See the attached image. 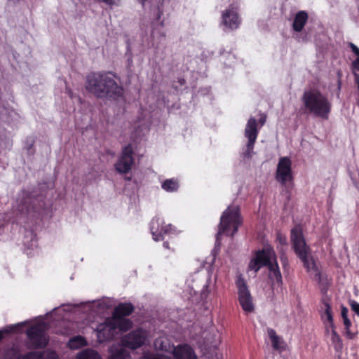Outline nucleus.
<instances>
[{
  "mask_svg": "<svg viewBox=\"0 0 359 359\" xmlns=\"http://www.w3.org/2000/svg\"><path fill=\"white\" fill-rule=\"evenodd\" d=\"M163 246H164V248H169V247H168V243H163Z\"/></svg>",
  "mask_w": 359,
  "mask_h": 359,
  "instance_id": "4c0bfd02",
  "label": "nucleus"
},
{
  "mask_svg": "<svg viewBox=\"0 0 359 359\" xmlns=\"http://www.w3.org/2000/svg\"><path fill=\"white\" fill-rule=\"evenodd\" d=\"M133 310L130 304H121L115 308L113 318H124L123 316L130 315Z\"/></svg>",
  "mask_w": 359,
  "mask_h": 359,
  "instance_id": "412c9836",
  "label": "nucleus"
},
{
  "mask_svg": "<svg viewBox=\"0 0 359 359\" xmlns=\"http://www.w3.org/2000/svg\"><path fill=\"white\" fill-rule=\"evenodd\" d=\"M171 229L170 224L164 225L163 219L160 217H155L151 222L150 231L155 241H159L163 238V235Z\"/></svg>",
  "mask_w": 359,
  "mask_h": 359,
  "instance_id": "f8f14e48",
  "label": "nucleus"
},
{
  "mask_svg": "<svg viewBox=\"0 0 359 359\" xmlns=\"http://www.w3.org/2000/svg\"><path fill=\"white\" fill-rule=\"evenodd\" d=\"M139 1H140L142 4H144L146 0H139Z\"/></svg>",
  "mask_w": 359,
  "mask_h": 359,
  "instance_id": "a19ab883",
  "label": "nucleus"
},
{
  "mask_svg": "<svg viewBox=\"0 0 359 359\" xmlns=\"http://www.w3.org/2000/svg\"><path fill=\"white\" fill-rule=\"evenodd\" d=\"M276 178L280 183L285 186L292 183L293 176L290 158L280 159L277 165Z\"/></svg>",
  "mask_w": 359,
  "mask_h": 359,
  "instance_id": "9b49d317",
  "label": "nucleus"
},
{
  "mask_svg": "<svg viewBox=\"0 0 359 359\" xmlns=\"http://www.w3.org/2000/svg\"><path fill=\"white\" fill-rule=\"evenodd\" d=\"M350 46L353 52L359 57V48L352 43H350Z\"/></svg>",
  "mask_w": 359,
  "mask_h": 359,
  "instance_id": "7c9ffc66",
  "label": "nucleus"
},
{
  "mask_svg": "<svg viewBox=\"0 0 359 359\" xmlns=\"http://www.w3.org/2000/svg\"><path fill=\"white\" fill-rule=\"evenodd\" d=\"M325 334L330 339L337 351L341 349L342 342L339 335L336 332V327L334 324L325 326Z\"/></svg>",
  "mask_w": 359,
  "mask_h": 359,
  "instance_id": "2eb2a0df",
  "label": "nucleus"
},
{
  "mask_svg": "<svg viewBox=\"0 0 359 359\" xmlns=\"http://www.w3.org/2000/svg\"><path fill=\"white\" fill-rule=\"evenodd\" d=\"M208 284L205 285V287L207 289L208 288Z\"/></svg>",
  "mask_w": 359,
  "mask_h": 359,
  "instance_id": "37998d69",
  "label": "nucleus"
},
{
  "mask_svg": "<svg viewBox=\"0 0 359 359\" xmlns=\"http://www.w3.org/2000/svg\"><path fill=\"white\" fill-rule=\"evenodd\" d=\"M241 222L238 206L235 205L229 206L221 216L217 240L222 234L233 236Z\"/></svg>",
  "mask_w": 359,
  "mask_h": 359,
  "instance_id": "423d86ee",
  "label": "nucleus"
},
{
  "mask_svg": "<svg viewBox=\"0 0 359 359\" xmlns=\"http://www.w3.org/2000/svg\"><path fill=\"white\" fill-rule=\"evenodd\" d=\"M265 121H266L265 117H262L259 119V123H260L261 126H263L264 124Z\"/></svg>",
  "mask_w": 359,
  "mask_h": 359,
  "instance_id": "f704fd0d",
  "label": "nucleus"
},
{
  "mask_svg": "<svg viewBox=\"0 0 359 359\" xmlns=\"http://www.w3.org/2000/svg\"><path fill=\"white\" fill-rule=\"evenodd\" d=\"M307 19L308 15L306 12L300 11L297 13L293 22V29L297 32L302 31Z\"/></svg>",
  "mask_w": 359,
  "mask_h": 359,
  "instance_id": "4be33fe9",
  "label": "nucleus"
},
{
  "mask_svg": "<svg viewBox=\"0 0 359 359\" xmlns=\"http://www.w3.org/2000/svg\"><path fill=\"white\" fill-rule=\"evenodd\" d=\"M210 344H213L214 346H216L217 344V339H214L211 341L209 342Z\"/></svg>",
  "mask_w": 359,
  "mask_h": 359,
  "instance_id": "c9c22d12",
  "label": "nucleus"
},
{
  "mask_svg": "<svg viewBox=\"0 0 359 359\" xmlns=\"http://www.w3.org/2000/svg\"><path fill=\"white\" fill-rule=\"evenodd\" d=\"M344 329H345V334L349 339H353L355 336V333L351 332L350 330V327L351 325V323L348 318H343Z\"/></svg>",
  "mask_w": 359,
  "mask_h": 359,
  "instance_id": "bb28decb",
  "label": "nucleus"
},
{
  "mask_svg": "<svg viewBox=\"0 0 359 359\" xmlns=\"http://www.w3.org/2000/svg\"><path fill=\"white\" fill-rule=\"evenodd\" d=\"M172 357L165 355H158L156 356L151 355H146L148 359H197V356L193 348L188 344H180L172 348Z\"/></svg>",
  "mask_w": 359,
  "mask_h": 359,
  "instance_id": "9d476101",
  "label": "nucleus"
},
{
  "mask_svg": "<svg viewBox=\"0 0 359 359\" xmlns=\"http://www.w3.org/2000/svg\"><path fill=\"white\" fill-rule=\"evenodd\" d=\"M302 101L307 110L316 116L327 118L330 111L331 104L320 92L316 90L305 91Z\"/></svg>",
  "mask_w": 359,
  "mask_h": 359,
  "instance_id": "39448f33",
  "label": "nucleus"
},
{
  "mask_svg": "<svg viewBox=\"0 0 359 359\" xmlns=\"http://www.w3.org/2000/svg\"><path fill=\"white\" fill-rule=\"evenodd\" d=\"M60 333L62 334H68V332L67 331H61Z\"/></svg>",
  "mask_w": 359,
  "mask_h": 359,
  "instance_id": "58836bf2",
  "label": "nucleus"
},
{
  "mask_svg": "<svg viewBox=\"0 0 359 359\" xmlns=\"http://www.w3.org/2000/svg\"><path fill=\"white\" fill-rule=\"evenodd\" d=\"M223 23L225 26L231 29L237 28L239 20L236 13L232 10H227L226 13L223 14Z\"/></svg>",
  "mask_w": 359,
  "mask_h": 359,
  "instance_id": "6ab92c4d",
  "label": "nucleus"
},
{
  "mask_svg": "<svg viewBox=\"0 0 359 359\" xmlns=\"http://www.w3.org/2000/svg\"><path fill=\"white\" fill-rule=\"evenodd\" d=\"M258 134L257 123L255 118H250L245 129V136L248 139V147H252Z\"/></svg>",
  "mask_w": 359,
  "mask_h": 359,
  "instance_id": "ddd939ff",
  "label": "nucleus"
},
{
  "mask_svg": "<svg viewBox=\"0 0 359 359\" xmlns=\"http://www.w3.org/2000/svg\"><path fill=\"white\" fill-rule=\"evenodd\" d=\"M86 344V340L81 336L73 337L68 342V346L71 349H79Z\"/></svg>",
  "mask_w": 359,
  "mask_h": 359,
  "instance_id": "5701e85b",
  "label": "nucleus"
},
{
  "mask_svg": "<svg viewBox=\"0 0 359 359\" xmlns=\"http://www.w3.org/2000/svg\"><path fill=\"white\" fill-rule=\"evenodd\" d=\"M134 165L133 158H118L114 163V168L117 172L121 175H126L130 172Z\"/></svg>",
  "mask_w": 359,
  "mask_h": 359,
  "instance_id": "dca6fc26",
  "label": "nucleus"
},
{
  "mask_svg": "<svg viewBox=\"0 0 359 359\" xmlns=\"http://www.w3.org/2000/svg\"><path fill=\"white\" fill-rule=\"evenodd\" d=\"M76 359H101V357L95 350L86 349L78 353Z\"/></svg>",
  "mask_w": 359,
  "mask_h": 359,
  "instance_id": "b1692460",
  "label": "nucleus"
},
{
  "mask_svg": "<svg viewBox=\"0 0 359 359\" xmlns=\"http://www.w3.org/2000/svg\"><path fill=\"white\" fill-rule=\"evenodd\" d=\"M347 313H348V309L345 307H343L342 309H341V316H342V318H348L347 317Z\"/></svg>",
  "mask_w": 359,
  "mask_h": 359,
  "instance_id": "2f4dec72",
  "label": "nucleus"
},
{
  "mask_svg": "<svg viewBox=\"0 0 359 359\" xmlns=\"http://www.w3.org/2000/svg\"><path fill=\"white\" fill-rule=\"evenodd\" d=\"M354 67L359 70V57H358L353 63Z\"/></svg>",
  "mask_w": 359,
  "mask_h": 359,
  "instance_id": "473e14b6",
  "label": "nucleus"
},
{
  "mask_svg": "<svg viewBox=\"0 0 359 359\" xmlns=\"http://www.w3.org/2000/svg\"><path fill=\"white\" fill-rule=\"evenodd\" d=\"M149 341L148 332L142 329H137L125 335L122 339L123 346L131 349L138 348Z\"/></svg>",
  "mask_w": 359,
  "mask_h": 359,
  "instance_id": "6e6552de",
  "label": "nucleus"
},
{
  "mask_svg": "<svg viewBox=\"0 0 359 359\" xmlns=\"http://www.w3.org/2000/svg\"><path fill=\"white\" fill-rule=\"evenodd\" d=\"M350 306L351 307V309L359 316V304L356 302L355 301H351L350 302Z\"/></svg>",
  "mask_w": 359,
  "mask_h": 359,
  "instance_id": "c756f323",
  "label": "nucleus"
},
{
  "mask_svg": "<svg viewBox=\"0 0 359 359\" xmlns=\"http://www.w3.org/2000/svg\"><path fill=\"white\" fill-rule=\"evenodd\" d=\"M2 337H3L2 332L0 331V339L2 338Z\"/></svg>",
  "mask_w": 359,
  "mask_h": 359,
  "instance_id": "79ce46f5",
  "label": "nucleus"
},
{
  "mask_svg": "<svg viewBox=\"0 0 359 359\" xmlns=\"http://www.w3.org/2000/svg\"><path fill=\"white\" fill-rule=\"evenodd\" d=\"M114 302L112 299L109 298H104L100 300L94 301L90 304V308L95 313H102L107 309L112 308Z\"/></svg>",
  "mask_w": 359,
  "mask_h": 359,
  "instance_id": "f3484780",
  "label": "nucleus"
},
{
  "mask_svg": "<svg viewBox=\"0 0 359 359\" xmlns=\"http://www.w3.org/2000/svg\"><path fill=\"white\" fill-rule=\"evenodd\" d=\"M268 336L271 340V343L274 349L283 351L285 348V344L283 339L277 335L276 332L272 329L267 330Z\"/></svg>",
  "mask_w": 359,
  "mask_h": 359,
  "instance_id": "aec40b11",
  "label": "nucleus"
},
{
  "mask_svg": "<svg viewBox=\"0 0 359 359\" xmlns=\"http://www.w3.org/2000/svg\"><path fill=\"white\" fill-rule=\"evenodd\" d=\"M108 359H131V355L123 345L118 344L109 348Z\"/></svg>",
  "mask_w": 359,
  "mask_h": 359,
  "instance_id": "4468645a",
  "label": "nucleus"
},
{
  "mask_svg": "<svg viewBox=\"0 0 359 359\" xmlns=\"http://www.w3.org/2000/svg\"><path fill=\"white\" fill-rule=\"evenodd\" d=\"M122 152V157H132V156L133 155V149L130 144H128L123 149Z\"/></svg>",
  "mask_w": 359,
  "mask_h": 359,
  "instance_id": "cd10ccee",
  "label": "nucleus"
},
{
  "mask_svg": "<svg viewBox=\"0 0 359 359\" xmlns=\"http://www.w3.org/2000/svg\"><path fill=\"white\" fill-rule=\"evenodd\" d=\"M291 240L296 254L310 276L318 283H323L324 277L321 273L319 263L311 255L310 248L305 242L302 229L299 226H296L291 230Z\"/></svg>",
  "mask_w": 359,
  "mask_h": 359,
  "instance_id": "f03ea898",
  "label": "nucleus"
},
{
  "mask_svg": "<svg viewBox=\"0 0 359 359\" xmlns=\"http://www.w3.org/2000/svg\"><path fill=\"white\" fill-rule=\"evenodd\" d=\"M17 359H59L58 355L53 351L30 352L18 357Z\"/></svg>",
  "mask_w": 359,
  "mask_h": 359,
  "instance_id": "a211bd4d",
  "label": "nucleus"
},
{
  "mask_svg": "<svg viewBox=\"0 0 359 359\" xmlns=\"http://www.w3.org/2000/svg\"><path fill=\"white\" fill-rule=\"evenodd\" d=\"M324 309H325V311L322 315V318L324 320L325 327L326 325H329L330 324H334L332 314L331 308H330V305L328 304L325 303L324 304Z\"/></svg>",
  "mask_w": 359,
  "mask_h": 359,
  "instance_id": "a878e982",
  "label": "nucleus"
},
{
  "mask_svg": "<svg viewBox=\"0 0 359 359\" xmlns=\"http://www.w3.org/2000/svg\"><path fill=\"white\" fill-rule=\"evenodd\" d=\"M281 259H282V261H283V264H285V258L284 257H283V256H282V257H281Z\"/></svg>",
  "mask_w": 359,
  "mask_h": 359,
  "instance_id": "ea45409f",
  "label": "nucleus"
},
{
  "mask_svg": "<svg viewBox=\"0 0 359 359\" xmlns=\"http://www.w3.org/2000/svg\"><path fill=\"white\" fill-rule=\"evenodd\" d=\"M47 325L45 322L41 319H36L27 330V334L29 339V344L33 348H42L48 343V338L45 331Z\"/></svg>",
  "mask_w": 359,
  "mask_h": 359,
  "instance_id": "0eeeda50",
  "label": "nucleus"
},
{
  "mask_svg": "<svg viewBox=\"0 0 359 359\" xmlns=\"http://www.w3.org/2000/svg\"><path fill=\"white\" fill-rule=\"evenodd\" d=\"M279 241H280V244H282V245H286V240H285V238H283L280 237V238H279Z\"/></svg>",
  "mask_w": 359,
  "mask_h": 359,
  "instance_id": "72a5a7b5",
  "label": "nucleus"
},
{
  "mask_svg": "<svg viewBox=\"0 0 359 359\" xmlns=\"http://www.w3.org/2000/svg\"><path fill=\"white\" fill-rule=\"evenodd\" d=\"M6 358H7L8 359H11V358H10V357H8V356H6Z\"/></svg>",
  "mask_w": 359,
  "mask_h": 359,
  "instance_id": "c03bdc74",
  "label": "nucleus"
},
{
  "mask_svg": "<svg viewBox=\"0 0 359 359\" xmlns=\"http://www.w3.org/2000/svg\"><path fill=\"white\" fill-rule=\"evenodd\" d=\"M238 287L239 303L245 312H252L254 311V304L252 297L248 290L244 279L238 276L236 280Z\"/></svg>",
  "mask_w": 359,
  "mask_h": 359,
  "instance_id": "1a4fd4ad",
  "label": "nucleus"
},
{
  "mask_svg": "<svg viewBox=\"0 0 359 359\" xmlns=\"http://www.w3.org/2000/svg\"><path fill=\"white\" fill-rule=\"evenodd\" d=\"M132 327V322L127 318H108L102 323L97 325L95 330L97 341L102 343L109 341L119 332H125Z\"/></svg>",
  "mask_w": 359,
  "mask_h": 359,
  "instance_id": "20e7f679",
  "label": "nucleus"
},
{
  "mask_svg": "<svg viewBox=\"0 0 359 359\" xmlns=\"http://www.w3.org/2000/svg\"><path fill=\"white\" fill-rule=\"evenodd\" d=\"M26 323H27V322H23V323H18V324H16L14 325H11V326L8 327L5 330L6 332H15L18 327L23 326Z\"/></svg>",
  "mask_w": 359,
  "mask_h": 359,
  "instance_id": "c85d7f7f",
  "label": "nucleus"
},
{
  "mask_svg": "<svg viewBox=\"0 0 359 359\" xmlns=\"http://www.w3.org/2000/svg\"><path fill=\"white\" fill-rule=\"evenodd\" d=\"M262 266H267L269 271V278L273 283L280 285L282 276L276 261V257L273 248L266 246L249 264V269L257 272Z\"/></svg>",
  "mask_w": 359,
  "mask_h": 359,
  "instance_id": "7ed1b4c3",
  "label": "nucleus"
},
{
  "mask_svg": "<svg viewBox=\"0 0 359 359\" xmlns=\"http://www.w3.org/2000/svg\"><path fill=\"white\" fill-rule=\"evenodd\" d=\"M163 189L168 192H173L178 189L179 183L177 180L169 179L165 180L161 185Z\"/></svg>",
  "mask_w": 359,
  "mask_h": 359,
  "instance_id": "393cba45",
  "label": "nucleus"
},
{
  "mask_svg": "<svg viewBox=\"0 0 359 359\" xmlns=\"http://www.w3.org/2000/svg\"><path fill=\"white\" fill-rule=\"evenodd\" d=\"M85 88L89 93L100 99L116 100L123 93V88L106 72H95L88 75Z\"/></svg>",
  "mask_w": 359,
  "mask_h": 359,
  "instance_id": "f257e3e1",
  "label": "nucleus"
},
{
  "mask_svg": "<svg viewBox=\"0 0 359 359\" xmlns=\"http://www.w3.org/2000/svg\"><path fill=\"white\" fill-rule=\"evenodd\" d=\"M64 307H67V310H68V311H70L72 309L71 305H66V306H64Z\"/></svg>",
  "mask_w": 359,
  "mask_h": 359,
  "instance_id": "e433bc0d",
  "label": "nucleus"
}]
</instances>
